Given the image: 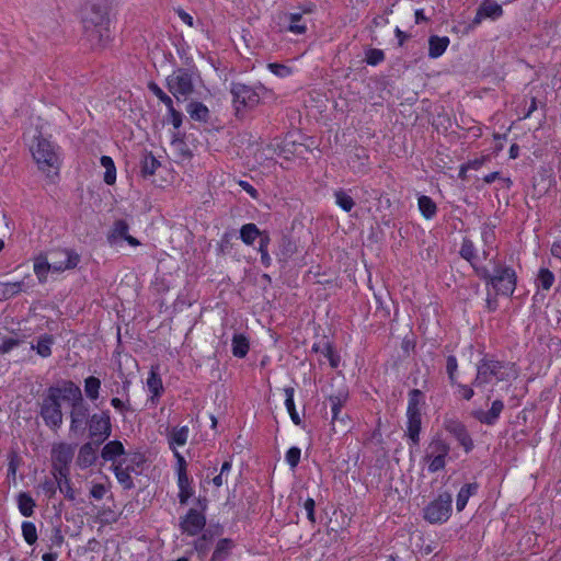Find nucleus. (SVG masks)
Listing matches in <instances>:
<instances>
[{
	"mask_svg": "<svg viewBox=\"0 0 561 561\" xmlns=\"http://www.w3.org/2000/svg\"><path fill=\"white\" fill-rule=\"evenodd\" d=\"M493 271H489L485 266L476 267V275L483 279L488 285H491L494 290L500 295L511 296L516 288V273L505 263L490 259Z\"/></svg>",
	"mask_w": 561,
	"mask_h": 561,
	"instance_id": "1",
	"label": "nucleus"
},
{
	"mask_svg": "<svg viewBox=\"0 0 561 561\" xmlns=\"http://www.w3.org/2000/svg\"><path fill=\"white\" fill-rule=\"evenodd\" d=\"M232 102L237 117L241 118L245 110H252L257 106L261 100L272 96V91L262 84L254 87L240 82H232L230 87Z\"/></svg>",
	"mask_w": 561,
	"mask_h": 561,
	"instance_id": "2",
	"label": "nucleus"
},
{
	"mask_svg": "<svg viewBox=\"0 0 561 561\" xmlns=\"http://www.w3.org/2000/svg\"><path fill=\"white\" fill-rule=\"evenodd\" d=\"M64 390L65 380H62L61 386L58 385L49 387L41 403L39 414L45 424L54 431L60 428L62 424L64 414L61 411L60 401H65L66 393Z\"/></svg>",
	"mask_w": 561,
	"mask_h": 561,
	"instance_id": "3",
	"label": "nucleus"
},
{
	"mask_svg": "<svg viewBox=\"0 0 561 561\" xmlns=\"http://www.w3.org/2000/svg\"><path fill=\"white\" fill-rule=\"evenodd\" d=\"M65 401L70 402V432L79 433L83 431V424H87L89 405L82 397L81 389L71 380H65Z\"/></svg>",
	"mask_w": 561,
	"mask_h": 561,
	"instance_id": "4",
	"label": "nucleus"
},
{
	"mask_svg": "<svg viewBox=\"0 0 561 561\" xmlns=\"http://www.w3.org/2000/svg\"><path fill=\"white\" fill-rule=\"evenodd\" d=\"M31 151L42 171L50 172L54 170L55 173H57L59 169V158L50 140L39 134L35 137V144L32 146Z\"/></svg>",
	"mask_w": 561,
	"mask_h": 561,
	"instance_id": "5",
	"label": "nucleus"
},
{
	"mask_svg": "<svg viewBox=\"0 0 561 561\" xmlns=\"http://www.w3.org/2000/svg\"><path fill=\"white\" fill-rule=\"evenodd\" d=\"M196 72L190 68H179L167 78V87L174 98L186 99L194 92Z\"/></svg>",
	"mask_w": 561,
	"mask_h": 561,
	"instance_id": "6",
	"label": "nucleus"
},
{
	"mask_svg": "<svg viewBox=\"0 0 561 561\" xmlns=\"http://www.w3.org/2000/svg\"><path fill=\"white\" fill-rule=\"evenodd\" d=\"M94 13L95 19L84 20V34L92 47L104 46L110 39L108 19L99 11Z\"/></svg>",
	"mask_w": 561,
	"mask_h": 561,
	"instance_id": "7",
	"label": "nucleus"
},
{
	"mask_svg": "<svg viewBox=\"0 0 561 561\" xmlns=\"http://www.w3.org/2000/svg\"><path fill=\"white\" fill-rule=\"evenodd\" d=\"M451 494L440 493L434 501L430 502L423 510V517L431 524H443L448 520L451 514Z\"/></svg>",
	"mask_w": 561,
	"mask_h": 561,
	"instance_id": "8",
	"label": "nucleus"
},
{
	"mask_svg": "<svg viewBox=\"0 0 561 561\" xmlns=\"http://www.w3.org/2000/svg\"><path fill=\"white\" fill-rule=\"evenodd\" d=\"M89 437L96 446L103 444L112 435V422L108 410L92 414L88 421Z\"/></svg>",
	"mask_w": 561,
	"mask_h": 561,
	"instance_id": "9",
	"label": "nucleus"
},
{
	"mask_svg": "<svg viewBox=\"0 0 561 561\" xmlns=\"http://www.w3.org/2000/svg\"><path fill=\"white\" fill-rule=\"evenodd\" d=\"M492 378L499 381L508 379V374L505 371V364L494 359H481L477 366V376L472 385L479 387L489 383Z\"/></svg>",
	"mask_w": 561,
	"mask_h": 561,
	"instance_id": "10",
	"label": "nucleus"
},
{
	"mask_svg": "<svg viewBox=\"0 0 561 561\" xmlns=\"http://www.w3.org/2000/svg\"><path fill=\"white\" fill-rule=\"evenodd\" d=\"M75 456V446L67 443L55 444L51 448L53 476H70V465Z\"/></svg>",
	"mask_w": 561,
	"mask_h": 561,
	"instance_id": "11",
	"label": "nucleus"
},
{
	"mask_svg": "<svg viewBox=\"0 0 561 561\" xmlns=\"http://www.w3.org/2000/svg\"><path fill=\"white\" fill-rule=\"evenodd\" d=\"M444 428L458 440L466 453H469L473 449V440L462 422L457 419H446L444 421Z\"/></svg>",
	"mask_w": 561,
	"mask_h": 561,
	"instance_id": "12",
	"label": "nucleus"
},
{
	"mask_svg": "<svg viewBox=\"0 0 561 561\" xmlns=\"http://www.w3.org/2000/svg\"><path fill=\"white\" fill-rule=\"evenodd\" d=\"M206 525L205 514L195 508L188 510L186 515L181 518L180 527L184 534L196 536Z\"/></svg>",
	"mask_w": 561,
	"mask_h": 561,
	"instance_id": "13",
	"label": "nucleus"
},
{
	"mask_svg": "<svg viewBox=\"0 0 561 561\" xmlns=\"http://www.w3.org/2000/svg\"><path fill=\"white\" fill-rule=\"evenodd\" d=\"M54 255L58 256V260H54L50 263L51 271L64 272L66 270H72L77 267L80 262V255L73 250L62 249L53 252Z\"/></svg>",
	"mask_w": 561,
	"mask_h": 561,
	"instance_id": "14",
	"label": "nucleus"
},
{
	"mask_svg": "<svg viewBox=\"0 0 561 561\" xmlns=\"http://www.w3.org/2000/svg\"><path fill=\"white\" fill-rule=\"evenodd\" d=\"M347 393L339 392L337 394H331L329 397V402L331 405V412H332V425L335 430V426L339 424L342 425L341 431H344L346 428V419L347 415L343 414L341 415L342 408L344 403L346 402Z\"/></svg>",
	"mask_w": 561,
	"mask_h": 561,
	"instance_id": "15",
	"label": "nucleus"
},
{
	"mask_svg": "<svg viewBox=\"0 0 561 561\" xmlns=\"http://www.w3.org/2000/svg\"><path fill=\"white\" fill-rule=\"evenodd\" d=\"M503 410H504L503 401L494 400L492 402L490 410H488V411L476 410L472 412V416L480 423L492 426L497 422Z\"/></svg>",
	"mask_w": 561,
	"mask_h": 561,
	"instance_id": "16",
	"label": "nucleus"
},
{
	"mask_svg": "<svg viewBox=\"0 0 561 561\" xmlns=\"http://www.w3.org/2000/svg\"><path fill=\"white\" fill-rule=\"evenodd\" d=\"M96 446L93 442H88L83 444L80 449L77 457V463L81 469H87L91 466H93L96 461Z\"/></svg>",
	"mask_w": 561,
	"mask_h": 561,
	"instance_id": "17",
	"label": "nucleus"
},
{
	"mask_svg": "<svg viewBox=\"0 0 561 561\" xmlns=\"http://www.w3.org/2000/svg\"><path fill=\"white\" fill-rule=\"evenodd\" d=\"M125 455L126 450L121 440H111L106 443L101 450L102 459L104 461H112V465L117 463V458Z\"/></svg>",
	"mask_w": 561,
	"mask_h": 561,
	"instance_id": "18",
	"label": "nucleus"
},
{
	"mask_svg": "<svg viewBox=\"0 0 561 561\" xmlns=\"http://www.w3.org/2000/svg\"><path fill=\"white\" fill-rule=\"evenodd\" d=\"M26 278H30V276H26L21 282L0 283V300H8L19 293L26 291L31 288L32 286L25 280Z\"/></svg>",
	"mask_w": 561,
	"mask_h": 561,
	"instance_id": "19",
	"label": "nucleus"
},
{
	"mask_svg": "<svg viewBox=\"0 0 561 561\" xmlns=\"http://www.w3.org/2000/svg\"><path fill=\"white\" fill-rule=\"evenodd\" d=\"M297 252L296 242L287 234H283L278 241L276 256L279 262L287 263Z\"/></svg>",
	"mask_w": 561,
	"mask_h": 561,
	"instance_id": "20",
	"label": "nucleus"
},
{
	"mask_svg": "<svg viewBox=\"0 0 561 561\" xmlns=\"http://www.w3.org/2000/svg\"><path fill=\"white\" fill-rule=\"evenodd\" d=\"M54 343V336L45 333L38 336L36 343L31 344V350L35 351L41 357L46 358L51 355V346Z\"/></svg>",
	"mask_w": 561,
	"mask_h": 561,
	"instance_id": "21",
	"label": "nucleus"
},
{
	"mask_svg": "<svg viewBox=\"0 0 561 561\" xmlns=\"http://www.w3.org/2000/svg\"><path fill=\"white\" fill-rule=\"evenodd\" d=\"M190 430L188 427L181 426V427H172L168 434V443L172 450H175V446H184L188 438Z\"/></svg>",
	"mask_w": 561,
	"mask_h": 561,
	"instance_id": "22",
	"label": "nucleus"
},
{
	"mask_svg": "<svg viewBox=\"0 0 561 561\" xmlns=\"http://www.w3.org/2000/svg\"><path fill=\"white\" fill-rule=\"evenodd\" d=\"M126 460H118L117 463L112 465V469L117 481L123 485L125 490H130L135 486L130 471L128 468H124Z\"/></svg>",
	"mask_w": 561,
	"mask_h": 561,
	"instance_id": "23",
	"label": "nucleus"
},
{
	"mask_svg": "<svg viewBox=\"0 0 561 561\" xmlns=\"http://www.w3.org/2000/svg\"><path fill=\"white\" fill-rule=\"evenodd\" d=\"M459 254L463 260L470 263L474 272L476 267H483V265H480L477 262V250L473 242L469 238H463Z\"/></svg>",
	"mask_w": 561,
	"mask_h": 561,
	"instance_id": "24",
	"label": "nucleus"
},
{
	"mask_svg": "<svg viewBox=\"0 0 561 561\" xmlns=\"http://www.w3.org/2000/svg\"><path fill=\"white\" fill-rule=\"evenodd\" d=\"M450 41L447 36L439 37L432 35L428 39V56L431 58L440 57L447 49Z\"/></svg>",
	"mask_w": 561,
	"mask_h": 561,
	"instance_id": "25",
	"label": "nucleus"
},
{
	"mask_svg": "<svg viewBox=\"0 0 561 561\" xmlns=\"http://www.w3.org/2000/svg\"><path fill=\"white\" fill-rule=\"evenodd\" d=\"M279 18L284 22H288L286 30L294 34H304L307 31L306 24L301 23L300 13H283Z\"/></svg>",
	"mask_w": 561,
	"mask_h": 561,
	"instance_id": "26",
	"label": "nucleus"
},
{
	"mask_svg": "<svg viewBox=\"0 0 561 561\" xmlns=\"http://www.w3.org/2000/svg\"><path fill=\"white\" fill-rule=\"evenodd\" d=\"M191 118L197 122L207 123L210 118V112L208 107L202 102L193 101L187 105L186 108Z\"/></svg>",
	"mask_w": 561,
	"mask_h": 561,
	"instance_id": "27",
	"label": "nucleus"
},
{
	"mask_svg": "<svg viewBox=\"0 0 561 561\" xmlns=\"http://www.w3.org/2000/svg\"><path fill=\"white\" fill-rule=\"evenodd\" d=\"M478 483L473 482V483H467L465 484L458 492L457 494V500H456V507H457V511L458 512H461L467 503H468V500L470 499V496L474 495L478 491Z\"/></svg>",
	"mask_w": 561,
	"mask_h": 561,
	"instance_id": "28",
	"label": "nucleus"
},
{
	"mask_svg": "<svg viewBox=\"0 0 561 561\" xmlns=\"http://www.w3.org/2000/svg\"><path fill=\"white\" fill-rule=\"evenodd\" d=\"M178 486H179V501L180 504L184 505L188 499L193 495L194 490L191 486V480L187 473L178 474Z\"/></svg>",
	"mask_w": 561,
	"mask_h": 561,
	"instance_id": "29",
	"label": "nucleus"
},
{
	"mask_svg": "<svg viewBox=\"0 0 561 561\" xmlns=\"http://www.w3.org/2000/svg\"><path fill=\"white\" fill-rule=\"evenodd\" d=\"M160 167V162L152 154V152H145L140 161V173L144 178L151 176Z\"/></svg>",
	"mask_w": 561,
	"mask_h": 561,
	"instance_id": "30",
	"label": "nucleus"
},
{
	"mask_svg": "<svg viewBox=\"0 0 561 561\" xmlns=\"http://www.w3.org/2000/svg\"><path fill=\"white\" fill-rule=\"evenodd\" d=\"M18 501V507L20 513L25 516L30 517L34 514V508L36 506V503L34 499L26 492H20L16 497Z\"/></svg>",
	"mask_w": 561,
	"mask_h": 561,
	"instance_id": "31",
	"label": "nucleus"
},
{
	"mask_svg": "<svg viewBox=\"0 0 561 561\" xmlns=\"http://www.w3.org/2000/svg\"><path fill=\"white\" fill-rule=\"evenodd\" d=\"M129 386H130V381H128V380H125L122 383V394L125 396V400H122L119 398H113L111 400L112 407L121 413L130 411V399H129V393H128Z\"/></svg>",
	"mask_w": 561,
	"mask_h": 561,
	"instance_id": "32",
	"label": "nucleus"
},
{
	"mask_svg": "<svg viewBox=\"0 0 561 561\" xmlns=\"http://www.w3.org/2000/svg\"><path fill=\"white\" fill-rule=\"evenodd\" d=\"M51 271L50 263L45 254H39L34 260V273L36 274L39 283H45L48 272Z\"/></svg>",
	"mask_w": 561,
	"mask_h": 561,
	"instance_id": "33",
	"label": "nucleus"
},
{
	"mask_svg": "<svg viewBox=\"0 0 561 561\" xmlns=\"http://www.w3.org/2000/svg\"><path fill=\"white\" fill-rule=\"evenodd\" d=\"M233 548V541L228 538L220 539L217 542L216 549L211 556L210 561H225Z\"/></svg>",
	"mask_w": 561,
	"mask_h": 561,
	"instance_id": "34",
	"label": "nucleus"
},
{
	"mask_svg": "<svg viewBox=\"0 0 561 561\" xmlns=\"http://www.w3.org/2000/svg\"><path fill=\"white\" fill-rule=\"evenodd\" d=\"M408 416V436L412 440L414 445H417L420 442V432H421V414H412Z\"/></svg>",
	"mask_w": 561,
	"mask_h": 561,
	"instance_id": "35",
	"label": "nucleus"
},
{
	"mask_svg": "<svg viewBox=\"0 0 561 561\" xmlns=\"http://www.w3.org/2000/svg\"><path fill=\"white\" fill-rule=\"evenodd\" d=\"M417 205L421 214L426 219H432L437 213V206L435 202L426 195H422L419 197Z\"/></svg>",
	"mask_w": 561,
	"mask_h": 561,
	"instance_id": "36",
	"label": "nucleus"
},
{
	"mask_svg": "<svg viewBox=\"0 0 561 561\" xmlns=\"http://www.w3.org/2000/svg\"><path fill=\"white\" fill-rule=\"evenodd\" d=\"M284 392H285V396H286L285 405H286V409H287V411H288V413L290 415V419L294 422V424L300 425L301 424V419H300L298 412L296 411L295 402H294L295 389L293 387H287V388L284 389Z\"/></svg>",
	"mask_w": 561,
	"mask_h": 561,
	"instance_id": "37",
	"label": "nucleus"
},
{
	"mask_svg": "<svg viewBox=\"0 0 561 561\" xmlns=\"http://www.w3.org/2000/svg\"><path fill=\"white\" fill-rule=\"evenodd\" d=\"M261 233L255 224H245L240 229V238L247 245H252Z\"/></svg>",
	"mask_w": 561,
	"mask_h": 561,
	"instance_id": "38",
	"label": "nucleus"
},
{
	"mask_svg": "<svg viewBox=\"0 0 561 561\" xmlns=\"http://www.w3.org/2000/svg\"><path fill=\"white\" fill-rule=\"evenodd\" d=\"M423 400V392L420 389H413L409 392V403L407 415L421 414V404Z\"/></svg>",
	"mask_w": 561,
	"mask_h": 561,
	"instance_id": "39",
	"label": "nucleus"
},
{
	"mask_svg": "<svg viewBox=\"0 0 561 561\" xmlns=\"http://www.w3.org/2000/svg\"><path fill=\"white\" fill-rule=\"evenodd\" d=\"M249 352V341L243 334H234L232 337V354L243 358Z\"/></svg>",
	"mask_w": 561,
	"mask_h": 561,
	"instance_id": "40",
	"label": "nucleus"
},
{
	"mask_svg": "<svg viewBox=\"0 0 561 561\" xmlns=\"http://www.w3.org/2000/svg\"><path fill=\"white\" fill-rule=\"evenodd\" d=\"M479 9L481 10V13L484 14L485 18H490L492 20H495L503 14L502 7L497 2L492 0H485L484 2L481 3Z\"/></svg>",
	"mask_w": 561,
	"mask_h": 561,
	"instance_id": "41",
	"label": "nucleus"
},
{
	"mask_svg": "<svg viewBox=\"0 0 561 561\" xmlns=\"http://www.w3.org/2000/svg\"><path fill=\"white\" fill-rule=\"evenodd\" d=\"M101 380L94 376L84 379V392L88 399L94 401L100 396Z\"/></svg>",
	"mask_w": 561,
	"mask_h": 561,
	"instance_id": "42",
	"label": "nucleus"
},
{
	"mask_svg": "<svg viewBox=\"0 0 561 561\" xmlns=\"http://www.w3.org/2000/svg\"><path fill=\"white\" fill-rule=\"evenodd\" d=\"M147 386L149 391L152 393V397H159L163 392L162 380L153 367L147 378Z\"/></svg>",
	"mask_w": 561,
	"mask_h": 561,
	"instance_id": "43",
	"label": "nucleus"
},
{
	"mask_svg": "<svg viewBox=\"0 0 561 561\" xmlns=\"http://www.w3.org/2000/svg\"><path fill=\"white\" fill-rule=\"evenodd\" d=\"M430 453L426 454L425 458H432V456H445L447 457L450 450L449 445L443 439H433L428 446Z\"/></svg>",
	"mask_w": 561,
	"mask_h": 561,
	"instance_id": "44",
	"label": "nucleus"
},
{
	"mask_svg": "<svg viewBox=\"0 0 561 561\" xmlns=\"http://www.w3.org/2000/svg\"><path fill=\"white\" fill-rule=\"evenodd\" d=\"M123 460H126V462L124 463V468H128L130 472L140 473L141 470L139 469L145 463L146 458L140 453H134L125 457Z\"/></svg>",
	"mask_w": 561,
	"mask_h": 561,
	"instance_id": "45",
	"label": "nucleus"
},
{
	"mask_svg": "<svg viewBox=\"0 0 561 561\" xmlns=\"http://www.w3.org/2000/svg\"><path fill=\"white\" fill-rule=\"evenodd\" d=\"M129 226L125 220H116L112 232L108 234V241L115 242L117 239H124L128 234Z\"/></svg>",
	"mask_w": 561,
	"mask_h": 561,
	"instance_id": "46",
	"label": "nucleus"
},
{
	"mask_svg": "<svg viewBox=\"0 0 561 561\" xmlns=\"http://www.w3.org/2000/svg\"><path fill=\"white\" fill-rule=\"evenodd\" d=\"M58 489L65 495V497L67 500L71 501V502L76 501V499H77L76 491L71 486V480H70L69 476H66V477L59 476Z\"/></svg>",
	"mask_w": 561,
	"mask_h": 561,
	"instance_id": "47",
	"label": "nucleus"
},
{
	"mask_svg": "<svg viewBox=\"0 0 561 561\" xmlns=\"http://www.w3.org/2000/svg\"><path fill=\"white\" fill-rule=\"evenodd\" d=\"M335 203L344 210L351 211L355 206V202L352 196H350L345 191L340 190L336 191L335 194Z\"/></svg>",
	"mask_w": 561,
	"mask_h": 561,
	"instance_id": "48",
	"label": "nucleus"
},
{
	"mask_svg": "<svg viewBox=\"0 0 561 561\" xmlns=\"http://www.w3.org/2000/svg\"><path fill=\"white\" fill-rule=\"evenodd\" d=\"M58 480L59 474H57V477L54 476V478H45L44 481L39 484V488L48 499L55 496L58 489Z\"/></svg>",
	"mask_w": 561,
	"mask_h": 561,
	"instance_id": "49",
	"label": "nucleus"
},
{
	"mask_svg": "<svg viewBox=\"0 0 561 561\" xmlns=\"http://www.w3.org/2000/svg\"><path fill=\"white\" fill-rule=\"evenodd\" d=\"M21 528L24 540L28 545H34L37 540V530L35 524L32 522H23Z\"/></svg>",
	"mask_w": 561,
	"mask_h": 561,
	"instance_id": "50",
	"label": "nucleus"
},
{
	"mask_svg": "<svg viewBox=\"0 0 561 561\" xmlns=\"http://www.w3.org/2000/svg\"><path fill=\"white\" fill-rule=\"evenodd\" d=\"M386 56L383 50L379 48H368L365 53V61L369 66H377L385 60Z\"/></svg>",
	"mask_w": 561,
	"mask_h": 561,
	"instance_id": "51",
	"label": "nucleus"
},
{
	"mask_svg": "<svg viewBox=\"0 0 561 561\" xmlns=\"http://www.w3.org/2000/svg\"><path fill=\"white\" fill-rule=\"evenodd\" d=\"M537 280L543 290H549L554 283V275L550 270L543 267L540 268Z\"/></svg>",
	"mask_w": 561,
	"mask_h": 561,
	"instance_id": "52",
	"label": "nucleus"
},
{
	"mask_svg": "<svg viewBox=\"0 0 561 561\" xmlns=\"http://www.w3.org/2000/svg\"><path fill=\"white\" fill-rule=\"evenodd\" d=\"M148 89L169 108L173 105L172 99L154 82H149Z\"/></svg>",
	"mask_w": 561,
	"mask_h": 561,
	"instance_id": "53",
	"label": "nucleus"
},
{
	"mask_svg": "<svg viewBox=\"0 0 561 561\" xmlns=\"http://www.w3.org/2000/svg\"><path fill=\"white\" fill-rule=\"evenodd\" d=\"M322 354L329 359L330 366L332 368H336L339 366L340 355L336 354L330 342L324 343Z\"/></svg>",
	"mask_w": 561,
	"mask_h": 561,
	"instance_id": "54",
	"label": "nucleus"
},
{
	"mask_svg": "<svg viewBox=\"0 0 561 561\" xmlns=\"http://www.w3.org/2000/svg\"><path fill=\"white\" fill-rule=\"evenodd\" d=\"M428 461V471L435 473L440 471L446 466V457L445 456H432V458H425Z\"/></svg>",
	"mask_w": 561,
	"mask_h": 561,
	"instance_id": "55",
	"label": "nucleus"
},
{
	"mask_svg": "<svg viewBox=\"0 0 561 561\" xmlns=\"http://www.w3.org/2000/svg\"><path fill=\"white\" fill-rule=\"evenodd\" d=\"M20 465H21L20 456L15 451H12L9 455V463H8V477L11 478L12 480H15L16 471H18V468L20 467Z\"/></svg>",
	"mask_w": 561,
	"mask_h": 561,
	"instance_id": "56",
	"label": "nucleus"
},
{
	"mask_svg": "<svg viewBox=\"0 0 561 561\" xmlns=\"http://www.w3.org/2000/svg\"><path fill=\"white\" fill-rule=\"evenodd\" d=\"M301 450L298 447H290L286 453V461L291 469H295L300 461Z\"/></svg>",
	"mask_w": 561,
	"mask_h": 561,
	"instance_id": "57",
	"label": "nucleus"
},
{
	"mask_svg": "<svg viewBox=\"0 0 561 561\" xmlns=\"http://www.w3.org/2000/svg\"><path fill=\"white\" fill-rule=\"evenodd\" d=\"M267 68L272 73L280 78L287 77L291 73V69L283 64L272 62L267 65Z\"/></svg>",
	"mask_w": 561,
	"mask_h": 561,
	"instance_id": "58",
	"label": "nucleus"
},
{
	"mask_svg": "<svg viewBox=\"0 0 561 561\" xmlns=\"http://www.w3.org/2000/svg\"><path fill=\"white\" fill-rule=\"evenodd\" d=\"M458 368L457 358L454 355H449L446 359V371L448 374L451 383L455 382V374Z\"/></svg>",
	"mask_w": 561,
	"mask_h": 561,
	"instance_id": "59",
	"label": "nucleus"
},
{
	"mask_svg": "<svg viewBox=\"0 0 561 561\" xmlns=\"http://www.w3.org/2000/svg\"><path fill=\"white\" fill-rule=\"evenodd\" d=\"M170 115V123L173 125L175 129L180 128L183 121V114L174 108L172 105L168 108Z\"/></svg>",
	"mask_w": 561,
	"mask_h": 561,
	"instance_id": "60",
	"label": "nucleus"
},
{
	"mask_svg": "<svg viewBox=\"0 0 561 561\" xmlns=\"http://www.w3.org/2000/svg\"><path fill=\"white\" fill-rule=\"evenodd\" d=\"M20 345V340L13 337L3 339L0 343V353L5 354Z\"/></svg>",
	"mask_w": 561,
	"mask_h": 561,
	"instance_id": "61",
	"label": "nucleus"
},
{
	"mask_svg": "<svg viewBox=\"0 0 561 561\" xmlns=\"http://www.w3.org/2000/svg\"><path fill=\"white\" fill-rule=\"evenodd\" d=\"M481 238L484 243V247L491 248L495 239V232L492 228L484 227L481 231Z\"/></svg>",
	"mask_w": 561,
	"mask_h": 561,
	"instance_id": "62",
	"label": "nucleus"
},
{
	"mask_svg": "<svg viewBox=\"0 0 561 561\" xmlns=\"http://www.w3.org/2000/svg\"><path fill=\"white\" fill-rule=\"evenodd\" d=\"M65 537L62 535V531L59 527H55L51 531L50 536V548L51 547H61L64 543Z\"/></svg>",
	"mask_w": 561,
	"mask_h": 561,
	"instance_id": "63",
	"label": "nucleus"
},
{
	"mask_svg": "<svg viewBox=\"0 0 561 561\" xmlns=\"http://www.w3.org/2000/svg\"><path fill=\"white\" fill-rule=\"evenodd\" d=\"M304 507L307 512V517L308 519L311 522V523H316V517H314V507H316V502L311 497H308L305 503H304Z\"/></svg>",
	"mask_w": 561,
	"mask_h": 561,
	"instance_id": "64",
	"label": "nucleus"
}]
</instances>
